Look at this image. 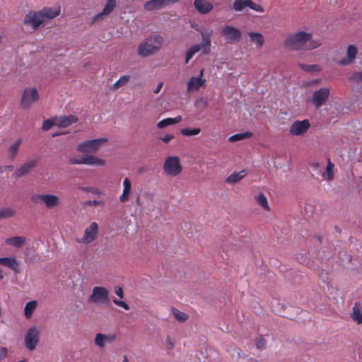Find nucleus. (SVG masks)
I'll return each instance as SVG.
<instances>
[{
	"instance_id": "obj_1",
	"label": "nucleus",
	"mask_w": 362,
	"mask_h": 362,
	"mask_svg": "<svg viewBox=\"0 0 362 362\" xmlns=\"http://www.w3.org/2000/svg\"><path fill=\"white\" fill-rule=\"evenodd\" d=\"M322 45L320 40L312 38V34L305 31H299L289 35L284 42L285 47L294 51L312 50Z\"/></svg>"
},
{
	"instance_id": "obj_2",
	"label": "nucleus",
	"mask_w": 362,
	"mask_h": 362,
	"mask_svg": "<svg viewBox=\"0 0 362 362\" xmlns=\"http://www.w3.org/2000/svg\"><path fill=\"white\" fill-rule=\"evenodd\" d=\"M163 42V37L156 35L146 40V42L141 44L138 47V54L142 57H148L158 52Z\"/></svg>"
},
{
	"instance_id": "obj_3",
	"label": "nucleus",
	"mask_w": 362,
	"mask_h": 362,
	"mask_svg": "<svg viewBox=\"0 0 362 362\" xmlns=\"http://www.w3.org/2000/svg\"><path fill=\"white\" fill-rule=\"evenodd\" d=\"M164 172L170 176H177L180 174L182 167L177 156H168L163 164Z\"/></svg>"
},
{
	"instance_id": "obj_4",
	"label": "nucleus",
	"mask_w": 362,
	"mask_h": 362,
	"mask_svg": "<svg viewBox=\"0 0 362 362\" xmlns=\"http://www.w3.org/2000/svg\"><path fill=\"white\" fill-rule=\"evenodd\" d=\"M31 201L35 204L42 202L47 208L53 209L60 204V199L54 194H35L31 197Z\"/></svg>"
},
{
	"instance_id": "obj_5",
	"label": "nucleus",
	"mask_w": 362,
	"mask_h": 362,
	"mask_svg": "<svg viewBox=\"0 0 362 362\" xmlns=\"http://www.w3.org/2000/svg\"><path fill=\"white\" fill-rule=\"evenodd\" d=\"M107 141V139L88 140L77 145L76 149L81 153H95L100 146Z\"/></svg>"
},
{
	"instance_id": "obj_6",
	"label": "nucleus",
	"mask_w": 362,
	"mask_h": 362,
	"mask_svg": "<svg viewBox=\"0 0 362 362\" xmlns=\"http://www.w3.org/2000/svg\"><path fill=\"white\" fill-rule=\"evenodd\" d=\"M40 341V330L35 327H31L25 336V346L30 351H34Z\"/></svg>"
},
{
	"instance_id": "obj_7",
	"label": "nucleus",
	"mask_w": 362,
	"mask_h": 362,
	"mask_svg": "<svg viewBox=\"0 0 362 362\" xmlns=\"http://www.w3.org/2000/svg\"><path fill=\"white\" fill-rule=\"evenodd\" d=\"M89 301L95 303H108L110 302L108 290L102 286L94 287L89 298Z\"/></svg>"
},
{
	"instance_id": "obj_8",
	"label": "nucleus",
	"mask_w": 362,
	"mask_h": 362,
	"mask_svg": "<svg viewBox=\"0 0 362 362\" xmlns=\"http://www.w3.org/2000/svg\"><path fill=\"white\" fill-rule=\"evenodd\" d=\"M69 163L70 164H86L89 165L103 166L105 165L106 162L105 160L96 156L90 154H84L79 159L71 158Z\"/></svg>"
},
{
	"instance_id": "obj_9",
	"label": "nucleus",
	"mask_w": 362,
	"mask_h": 362,
	"mask_svg": "<svg viewBox=\"0 0 362 362\" xmlns=\"http://www.w3.org/2000/svg\"><path fill=\"white\" fill-rule=\"evenodd\" d=\"M39 99V94L36 88H30L24 90L21 98V105L23 108L29 107L33 103L37 101Z\"/></svg>"
},
{
	"instance_id": "obj_10",
	"label": "nucleus",
	"mask_w": 362,
	"mask_h": 362,
	"mask_svg": "<svg viewBox=\"0 0 362 362\" xmlns=\"http://www.w3.org/2000/svg\"><path fill=\"white\" fill-rule=\"evenodd\" d=\"M98 235V225L93 222L84 231V235L82 238H76V241L78 243L88 244L93 242Z\"/></svg>"
},
{
	"instance_id": "obj_11",
	"label": "nucleus",
	"mask_w": 362,
	"mask_h": 362,
	"mask_svg": "<svg viewBox=\"0 0 362 362\" xmlns=\"http://www.w3.org/2000/svg\"><path fill=\"white\" fill-rule=\"evenodd\" d=\"M221 33L227 40L228 43L239 42L241 40V32L232 25H226L221 30Z\"/></svg>"
},
{
	"instance_id": "obj_12",
	"label": "nucleus",
	"mask_w": 362,
	"mask_h": 362,
	"mask_svg": "<svg viewBox=\"0 0 362 362\" xmlns=\"http://www.w3.org/2000/svg\"><path fill=\"white\" fill-rule=\"evenodd\" d=\"M329 97V88H321L313 93L311 101L316 107H320L325 105Z\"/></svg>"
},
{
	"instance_id": "obj_13",
	"label": "nucleus",
	"mask_w": 362,
	"mask_h": 362,
	"mask_svg": "<svg viewBox=\"0 0 362 362\" xmlns=\"http://www.w3.org/2000/svg\"><path fill=\"white\" fill-rule=\"evenodd\" d=\"M37 160L33 159L23 163L17 170L13 173L12 176L14 178L18 179L29 174L37 166Z\"/></svg>"
},
{
	"instance_id": "obj_14",
	"label": "nucleus",
	"mask_w": 362,
	"mask_h": 362,
	"mask_svg": "<svg viewBox=\"0 0 362 362\" xmlns=\"http://www.w3.org/2000/svg\"><path fill=\"white\" fill-rule=\"evenodd\" d=\"M310 124L308 119L295 121L290 127V134L293 135H303L310 128Z\"/></svg>"
},
{
	"instance_id": "obj_15",
	"label": "nucleus",
	"mask_w": 362,
	"mask_h": 362,
	"mask_svg": "<svg viewBox=\"0 0 362 362\" xmlns=\"http://www.w3.org/2000/svg\"><path fill=\"white\" fill-rule=\"evenodd\" d=\"M43 22V18L42 17L40 11L38 13L30 11L25 15L23 20L24 24L30 25L35 29L42 25Z\"/></svg>"
},
{
	"instance_id": "obj_16",
	"label": "nucleus",
	"mask_w": 362,
	"mask_h": 362,
	"mask_svg": "<svg viewBox=\"0 0 362 362\" xmlns=\"http://www.w3.org/2000/svg\"><path fill=\"white\" fill-rule=\"evenodd\" d=\"M56 125L59 128H66L78 121V117L70 115L69 116L55 117Z\"/></svg>"
},
{
	"instance_id": "obj_17",
	"label": "nucleus",
	"mask_w": 362,
	"mask_h": 362,
	"mask_svg": "<svg viewBox=\"0 0 362 362\" xmlns=\"http://www.w3.org/2000/svg\"><path fill=\"white\" fill-rule=\"evenodd\" d=\"M358 49L354 45H350L347 48V57L344 58L338 62L340 66H346L351 64L356 59Z\"/></svg>"
},
{
	"instance_id": "obj_18",
	"label": "nucleus",
	"mask_w": 362,
	"mask_h": 362,
	"mask_svg": "<svg viewBox=\"0 0 362 362\" xmlns=\"http://www.w3.org/2000/svg\"><path fill=\"white\" fill-rule=\"evenodd\" d=\"M0 264L6 266L14 271L16 273H20V264L18 261L13 257H0Z\"/></svg>"
},
{
	"instance_id": "obj_19",
	"label": "nucleus",
	"mask_w": 362,
	"mask_h": 362,
	"mask_svg": "<svg viewBox=\"0 0 362 362\" xmlns=\"http://www.w3.org/2000/svg\"><path fill=\"white\" fill-rule=\"evenodd\" d=\"M194 6L202 14L209 13L214 8V6L206 0H194Z\"/></svg>"
},
{
	"instance_id": "obj_20",
	"label": "nucleus",
	"mask_w": 362,
	"mask_h": 362,
	"mask_svg": "<svg viewBox=\"0 0 362 362\" xmlns=\"http://www.w3.org/2000/svg\"><path fill=\"white\" fill-rule=\"evenodd\" d=\"M203 70L200 71L198 77H192L187 82V90H198L201 86L206 82V80H202Z\"/></svg>"
},
{
	"instance_id": "obj_21",
	"label": "nucleus",
	"mask_w": 362,
	"mask_h": 362,
	"mask_svg": "<svg viewBox=\"0 0 362 362\" xmlns=\"http://www.w3.org/2000/svg\"><path fill=\"white\" fill-rule=\"evenodd\" d=\"M213 31L211 29H205L200 30V34L202 36V41L199 44L202 45V48H209L211 45V35L212 34ZM209 49H204L203 53L204 54H208Z\"/></svg>"
},
{
	"instance_id": "obj_22",
	"label": "nucleus",
	"mask_w": 362,
	"mask_h": 362,
	"mask_svg": "<svg viewBox=\"0 0 362 362\" xmlns=\"http://www.w3.org/2000/svg\"><path fill=\"white\" fill-rule=\"evenodd\" d=\"M116 6V0H107L102 13H98L93 18V21L101 19L103 15L110 14Z\"/></svg>"
},
{
	"instance_id": "obj_23",
	"label": "nucleus",
	"mask_w": 362,
	"mask_h": 362,
	"mask_svg": "<svg viewBox=\"0 0 362 362\" xmlns=\"http://www.w3.org/2000/svg\"><path fill=\"white\" fill-rule=\"evenodd\" d=\"M351 317L358 324H362V305L359 302L355 303Z\"/></svg>"
},
{
	"instance_id": "obj_24",
	"label": "nucleus",
	"mask_w": 362,
	"mask_h": 362,
	"mask_svg": "<svg viewBox=\"0 0 362 362\" xmlns=\"http://www.w3.org/2000/svg\"><path fill=\"white\" fill-rule=\"evenodd\" d=\"M60 8H44L40 11V13L42 17L43 18V21L45 18L47 19H52L59 15Z\"/></svg>"
},
{
	"instance_id": "obj_25",
	"label": "nucleus",
	"mask_w": 362,
	"mask_h": 362,
	"mask_svg": "<svg viewBox=\"0 0 362 362\" xmlns=\"http://www.w3.org/2000/svg\"><path fill=\"white\" fill-rule=\"evenodd\" d=\"M124 190L122 195L119 197L121 202H125L128 200L132 189V184L129 178H125L123 181Z\"/></svg>"
},
{
	"instance_id": "obj_26",
	"label": "nucleus",
	"mask_w": 362,
	"mask_h": 362,
	"mask_svg": "<svg viewBox=\"0 0 362 362\" xmlns=\"http://www.w3.org/2000/svg\"><path fill=\"white\" fill-rule=\"evenodd\" d=\"M246 175L247 173L244 170L238 173L234 172L226 178V182L230 184L237 183L243 179Z\"/></svg>"
},
{
	"instance_id": "obj_27",
	"label": "nucleus",
	"mask_w": 362,
	"mask_h": 362,
	"mask_svg": "<svg viewBox=\"0 0 362 362\" xmlns=\"http://www.w3.org/2000/svg\"><path fill=\"white\" fill-rule=\"evenodd\" d=\"M5 242L8 245H12L13 247L20 248L25 243V238L21 237V236H14V237L7 238L5 240Z\"/></svg>"
},
{
	"instance_id": "obj_28",
	"label": "nucleus",
	"mask_w": 362,
	"mask_h": 362,
	"mask_svg": "<svg viewBox=\"0 0 362 362\" xmlns=\"http://www.w3.org/2000/svg\"><path fill=\"white\" fill-rule=\"evenodd\" d=\"M165 7L162 0H150L145 3L144 8L146 11L158 10Z\"/></svg>"
},
{
	"instance_id": "obj_29",
	"label": "nucleus",
	"mask_w": 362,
	"mask_h": 362,
	"mask_svg": "<svg viewBox=\"0 0 362 362\" xmlns=\"http://www.w3.org/2000/svg\"><path fill=\"white\" fill-rule=\"evenodd\" d=\"M182 120V116L179 115L175 118H166L160 121L157 124L158 129H163L169 125L175 124L180 122Z\"/></svg>"
},
{
	"instance_id": "obj_30",
	"label": "nucleus",
	"mask_w": 362,
	"mask_h": 362,
	"mask_svg": "<svg viewBox=\"0 0 362 362\" xmlns=\"http://www.w3.org/2000/svg\"><path fill=\"white\" fill-rule=\"evenodd\" d=\"M249 37L253 42H255L258 47H262L264 43L263 35L259 33H249Z\"/></svg>"
},
{
	"instance_id": "obj_31",
	"label": "nucleus",
	"mask_w": 362,
	"mask_h": 362,
	"mask_svg": "<svg viewBox=\"0 0 362 362\" xmlns=\"http://www.w3.org/2000/svg\"><path fill=\"white\" fill-rule=\"evenodd\" d=\"M37 305L36 300H32L26 303L25 306V316L29 319L32 317L33 312L35 310Z\"/></svg>"
},
{
	"instance_id": "obj_32",
	"label": "nucleus",
	"mask_w": 362,
	"mask_h": 362,
	"mask_svg": "<svg viewBox=\"0 0 362 362\" xmlns=\"http://www.w3.org/2000/svg\"><path fill=\"white\" fill-rule=\"evenodd\" d=\"M22 143V139H18L16 142L8 148L9 158L13 160L18 154L19 146Z\"/></svg>"
},
{
	"instance_id": "obj_33",
	"label": "nucleus",
	"mask_w": 362,
	"mask_h": 362,
	"mask_svg": "<svg viewBox=\"0 0 362 362\" xmlns=\"http://www.w3.org/2000/svg\"><path fill=\"white\" fill-rule=\"evenodd\" d=\"M249 2L250 0H235L232 6V9L235 11H241L245 8L249 7Z\"/></svg>"
},
{
	"instance_id": "obj_34",
	"label": "nucleus",
	"mask_w": 362,
	"mask_h": 362,
	"mask_svg": "<svg viewBox=\"0 0 362 362\" xmlns=\"http://www.w3.org/2000/svg\"><path fill=\"white\" fill-rule=\"evenodd\" d=\"M298 66L300 69L306 72H319L321 71V67L318 64H305L302 63H299Z\"/></svg>"
},
{
	"instance_id": "obj_35",
	"label": "nucleus",
	"mask_w": 362,
	"mask_h": 362,
	"mask_svg": "<svg viewBox=\"0 0 362 362\" xmlns=\"http://www.w3.org/2000/svg\"><path fill=\"white\" fill-rule=\"evenodd\" d=\"M252 136V133L251 132H245L244 133H239L234 134L229 137V141L231 142L240 141L243 139H246L251 138Z\"/></svg>"
},
{
	"instance_id": "obj_36",
	"label": "nucleus",
	"mask_w": 362,
	"mask_h": 362,
	"mask_svg": "<svg viewBox=\"0 0 362 362\" xmlns=\"http://www.w3.org/2000/svg\"><path fill=\"white\" fill-rule=\"evenodd\" d=\"M202 49V45H194L192 46L187 51L186 54L185 63L187 64L189 61L193 57L194 54Z\"/></svg>"
},
{
	"instance_id": "obj_37",
	"label": "nucleus",
	"mask_w": 362,
	"mask_h": 362,
	"mask_svg": "<svg viewBox=\"0 0 362 362\" xmlns=\"http://www.w3.org/2000/svg\"><path fill=\"white\" fill-rule=\"evenodd\" d=\"M255 199L264 209L269 211L270 209L267 202V199L263 193H259V195L255 197Z\"/></svg>"
},
{
	"instance_id": "obj_38",
	"label": "nucleus",
	"mask_w": 362,
	"mask_h": 362,
	"mask_svg": "<svg viewBox=\"0 0 362 362\" xmlns=\"http://www.w3.org/2000/svg\"><path fill=\"white\" fill-rule=\"evenodd\" d=\"M173 313L176 320L180 322H184L188 320V315L180 311L176 308H173Z\"/></svg>"
},
{
	"instance_id": "obj_39",
	"label": "nucleus",
	"mask_w": 362,
	"mask_h": 362,
	"mask_svg": "<svg viewBox=\"0 0 362 362\" xmlns=\"http://www.w3.org/2000/svg\"><path fill=\"white\" fill-rule=\"evenodd\" d=\"M201 132V129L199 128L194 129H182L180 130V134L185 136H192L199 134Z\"/></svg>"
},
{
	"instance_id": "obj_40",
	"label": "nucleus",
	"mask_w": 362,
	"mask_h": 362,
	"mask_svg": "<svg viewBox=\"0 0 362 362\" xmlns=\"http://www.w3.org/2000/svg\"><path fill=\"white\" fill-rule=\"evenodd\" d=\"M310 166L313 168V171L315 172V173H313V177L319 180V177L317 175H321L322 177L325 176V173L322 172L320 168V165L318 163H312L310 164Z\"/></svg>"
},
{
	"instance_id": "obj_41",
	"label": "nucleus",
	"mask_w": 362,
	"mask_h": 362,
	"mask_svg": "<svg viewBox=\"0 0 362 362\" xmlns=\"http://www.w3.org/2000/svg\"><path fill=\"white\" fill-rule=\"evenodd\" d=\"M15 211L11 208H6L0 210V219L8 218L13 216Z\"/></svg>"
},
{
	"instance_id": "obj_42",
	"label": "nucleus",
	"mask_w": 362,
	"mask_h": 362,
	"mask_svg": "<svg viewBox=\"0 0 362 362\" xmlns=\"http://www.w3.org/2000/svg\"><path fill=\"white\" fill-rule=\"evenodd\" d=\"M130 79L129 76H122L113 85L115 89H117L125 84H127Z\"/></svg>"
},
{
	"instance_id": "obj_43",
	"label": "nucleus",
	"mask_w": 362,
	"mask_h": 362,
	"mask_svg": "<svg viewBox=\"0 0 362 362\" xmlns=\"http://www.w3.org/2000/svg\"><path fill=\"white\" fill-rule=\"evenodd\" d=\"M54 125H56V121L54 120V117L45 119L42 123V129L43 131H48Z\"/></svg>"
},
{
	"instance_id": "obj_44",
	"label": "nucleus",
	"mask_w": 362,
	"mask_h": 362,
	"mask_svg": "<svg viewBox=\"0 0 362 362\" xmlns=\"http://www.w3.org/2000/svg\"><path fill=\"white\" fill-rule=\"evenodd\" d=\"M334 164L329 160L326 168L327 179L328 181H331L334 178Z\"/></svg>"
},
{
	"instance_id": "obj_45",
	"label": "nucleus",
	"mask_w": 362,
	"mask_h": 362,
	"mask_svg": "<svg viewBox=\"0 0 362 362\" xmlns=\"http://www.w3.org/2000/svg\"><path fill=\"white\" fill-rule=\"evenodd\" d=\"M95 343L100 348L104 347L105 344V334L100 333L97 334L95 338Z\"/></svg>"
},
{
	"instance_id": "obj_46",
	"label": "nucleus",
	"mask_w": 362,
	"mask_h": 362,
	"mask_svg": "<svg viewBox=\"0 0 362 362\" xmlns=\"http://www.w3.org/2000/svg\"><path fill=\"white\" fill-rule=\"evenodd\" d=\"M349 79H350V81H351L356 83H361L362 84V71L354 72Z\"/></svg>"
},
{
	"instance_id": "obj_47",
	"label": "nucleus",
	"mask_w": 362,
	"mask_h": 362,
	"mask_svg": "<svg viewBox=\"0 0 362 362\" xmlns=\"http://www.w3.org/2000/svg\"><path fill=\"white\" fill-rule=\"evenodd\" d=\"M249 3V8L251 9L258 12H264V8L261 5L253 2L252 0H250Z\"/></svg>"
},
{
	"instance_id": "obj_48",
	"label": "nucleus",
	"mask_w": 362,
	"mask_h": 362,
	"mask_svg": "<svg viewBox=\"0 0 362 362\" xmlns=\"http://www.w3.org/2000/svg\"><path fill=\"white\" fill-rule=\"evenodd\" d=\"M79 189L86 192H91L95 194H100V191L98 189L93 187H79Z\"/></svg>"
},
{
	"instance_id": "obj_49",
	"label": "nucleus",
	"mask_w": 362,
	"mask_h": 362,
	"mask_svg": "<svg viewBox=\"0 0 362 362\" xmlns=\"http://www.w3.org/2000/svg\"><path fill=\"white\" fill-rule=\"evenodd\" d=\"M112 301H113V303L115 305H117V306L123 308L126 310H129L130 309L129 305L126 302H124V301L119 300H118L117 298H114L112 300Z\"/></svg>"
},
{
	"instance_id": "obj_50",
	"label": "nucleus",
	"mask_w": 362,
	"mask_h": 362,
	"mask_svg": "<svg viewBox=\"0 0 362 362\" xmlns=\"http://www.w3.org/2000/svg\"><path fill=\"white\" fill-rule=\"evenodd\" d=\"M197 105L202 109H205L208 107L209 104L206 100L203 98H199L197 102Z\"/></svg>"
},
{
	"instance_id": "obj_51",
	"label": "nucleus",
	"mask_w": 362,
	"mask_h": 362,
	"mask_svg": "<svg viewBox=\"0 0 362 362\" xmlns=\"http://www.w3.org/2000/svg\"><path fill=\"white\" fill-rule=\"evenodd\" d=\"M266 344V339L261 336L259 339L256 340V347L258 349L264 348Z\"/></svg>"
},
{
	"instance_id": "obj_52",
	"label": "nucleus",
	"mask_w": 362,
	"mask_h": 362,
	"mask_svg": "<svg viewBox=\"0 0 362 362\" xmlns=\"http://www.w3.org/2000/svg\"><path fill=\"white\" fill-rule=\"evenodd\" d=\"M85 205L86 206H103L104 205V203L101 201H97V200H89V201H87L84 203Z\"/></svg>"
},
{
	"instance_id": "obj_53",
	"label": "nucleus",
	"mask_w": 362,
	"mask_h": 362,
	"mask_svg": "<svg viewBox=\"0 0 362 362\" xmlns=\"http://www.w3.org/2000/svg\"><path fill=\"white\" fill-rule=\"evenodd\" d=\"M115 293L120 298H124V291H123V289H122V287H120V286H115Z\"/></svg>"
},
{
	"instance_id": "obj_54",
	"label": "nucleus",
	"mask_w": 362,
	"mask_h": 362,
	"mask_svg": "<svg viewBox=\"0 0 362 362\" xmlns=\"http://www.w3.org/2000/svg\"><path fill=\"white\" fill-rule=\"evenodd\" d=\"M174 138L173 134H166L163 137L160 138V139L165 144H168L170 140Z\"/></svg>"
},
{
	"instance_id": "obj_55",
	"label": "nucleus",
	"mask_w": 362,
	"mask_h": 362,
	"mask_svg": "<svg viewBox=\"0 0 362 362\" xmlns=\"http://www.w3.org/2000/svg\"><path fill=\"white\" fill-rule=\"evenodd\" d=\"M7 356V349L4 347L1 348L0 352V361L4 360Z\"/></svg>"
},
{
	"instance_id": "obj_56",
	"label": "nucleus",
	"mask_w": 362,
	"mask_h": 362,
	"mask_svg": "<svg viewBox=\"0 0 362 362\" xmlns=\"http://www.w3.org/2000/svg\"><path fill=\"white\" fill-rule=\"evenodd\" d=\"M115 338H116V337L114 334H108V335L105 334V342L112 341L115 339Z\"/></svg>"
},
{
	"instance_id": "obj_57",
	"label": "nucleus",
	"mask_w": 362,
	"mask_h": 362,
	"mask_svg": "<svg viewBox=\"0 0 362 362\" xmlns=\"http://www.w3.org/2000/svg\"><path fill=\"white\" fill-rule=\"evenodd\" d=\"M165 6L178 2L180 0H162Z\"/></svg>"
},
{
	"instance_id": "obj_58",
	"label": "nucleus",
	"mask_w": 362,
	"mask_h": 362,
	"mask_svg": "<svg viewBox=\"0 0 362 362\" xmlns=\"http://www.w3.org/2000/svg\"><path fill=\"white\" fill-rule=\"evenodd\" d=\"M163 85V82H160L158 84V86H157L156 89L154 90L153 93H156V94L160 92V89L162 88Z\"/></svg>"
},
{
	"instance_id": "obj_59",
	"label": "nucleus",
	"mask_w": 362,
	"mask_h": 362,
	"mask_svg": "<svg viewBox=\"0 0 362 362\" xmlns=\"http://www.w3.org/2000/svg\"><path fill=\"white\" fill-rule=\"evenodd\" d=\"M136 204L141 207L143 206V203L141 202L139 196H137L136 199Z\"/></svg>"
},
{
	"instance_id": "obj_60",
	"label": "nucleus",
	"mask_w": 362,
	"mask_h": 362,
	"mask_svg": "<svg viewBox=\"0 0 362 362\" xmlns=\"http://www.w3.org/2000/svg\"><path fill=\"white\" fill-rule=\"evenodd\" d=\"M145 196L148 197L151 201H153V195L150 192L145 193Z\"/></svg>"
},
{
	"instance_id": "obj_61",
	"label": "nucleus",
	"mask_w": 362,
	"mask_h": 362,
	"mask_svg": "<svg viewBox=\"0 0 362 362\" xmlns=\"http://www.w3.org/2000/svg\"><path fill=\"white\" fill-rule=\"evenodd\" d=\"M4 169L11 171L14 169V166L13 165H6Z\"/></svg>"
},
{
	"instance_id": "obj_62",
	"label": "nucleus",
	"mask_w": 362,
	"mask_h": 362,
	"mask_svg": "<svg viewBox=\"0 0 362 362\" xmlns=\"http://www.w3.org/2000/svg\"><path fill=\"white\" fill-rule=\"evenodd\" d=\"M65 134L66 133H64V132H56L52 134V137H55V136H60V135Z\"/></svg>"
},
{
	"instance_id": "obj_63",
	"label": "nucleus",
	"mask_w": 362,
	"mask_h": 362,
	"mask_svg": "<svg viewBox=\"0 0 362 362\" xmlns=\"http://www.w3.org/2000/svg\"><path fill=\"white\" fill-rule=\"evenodd\" d=\"M334 230H335L337 233H340L341 232V228H340L339 226H334Z\"/></svg>"
},
{
	"instance_id": "obj_64",
	"label": "nucleus",
	"mask_w": 362,
	"mask_h": 362,
	"mask_svg": "<svg viewBox=\"0 0 362 362\" xmlns=\"http://www.w3.org/2000/svg\"><path fill=\"white\" fill-rule=\"evenodd\" d=\"M123 362H128V358L126 355L123 356Z\"/></svg>"
}]
</instances>
